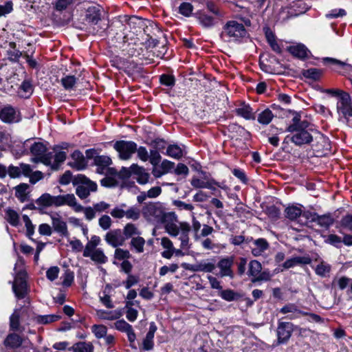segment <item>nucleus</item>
I'll use <instances>...</instances> for the list:
<instances>
[{"mask_svg":"<svg viewBox=\"0 0 352 352\" xmlns=\"http://www.w3.org/2000/svg\"><path fill=\"white\" fill-rule=\"evenodd\" d=\"M220 296L225 300L230 302L237 300L240 295L232 289L221 290Z\"/></svg>","mask_w":352,"mask_h":352,"instance_id":"nucleus-53","label":"nucleus"},{"mask_svg":"<svg viewBox=\"0 0 352 352\" xmlns=\"http://www.w3.org/2000/svg\"><path fill=\"white\" fill-rule=\"evenodd\" d=\"M104 240L109 245L117 248L124 243L125 237L120 229H114L107 232Z\"/></svg>","mask_w":352,"mask_h":352,"instance_id":"nucleus-14","label":"nucleus"},{"mask_svg":"<svg viewBox=\"0 0 352 352\" xmlns=\"http://www.w3.org/2000/svg\"><path fill=\"white\" fill-rule=\"evenodd\" d=\"M124 217L128 219L136 221L140 217V210L137 207H130L129 209L125 210Z\"/></svg>","mask_w":352,"mask_h":352,"instance_id":"nucleus-55","label":"nucleus"},{"mask_svg":"<svg viewBox=\"0 0 352 352\" xmlns=\"http://www.w3.org/2000/svg\"><path fill=\"white\" fill-rule=\"evenodd\" d=\"M303 76L314 80H318L322 75V71L317 68H310L303 70L302 72Z\"/></svg>","mask_w":352,"mask_h":352,"instance_id":"nucleus-42","label":"nucleus"},{"mask_svg":"<svg viewBox=\"0 0 352 352\" xmlns=\"http://www.w3.org/2000/svg\"><path fill=\"white\" fill-rule=\"evenodd\" d=\"M83 256L89 257L93 261L99 264H104L108 261L107 256L100 248L89 252V255H83Z\"/></svg>","mask_w":352,"mask_h":352,"instance_id":"nucleus-29","label":"nucleus"},{"mask_svg":"<svg viewBox=\"0 0 352 352\" xmlns=\"http://www.w3.org/2000/svg\"><path fill=\"white\" fill-rule=\"evenodd\" d=\"M33 91V87L30 80H24L19 88V94L23 98H28Z\"/></svg>","mask_w":352,"mask_h":352,"instance_id":"nucleus-43","label":"nucleus"},{"mask_svg":"<svg viewBox=\"0 0 352 352\" xmlns=\"http://www.w3.org/2000/svg\"><path fill=\"white\" fill-rule=\"evenodd\" d=\"M334 222L332 215L329 213L323 215H317L316 223L323 228H329Z\"/></svg>","mask_w":352,"mask_h":352,"instance_id":"nucleus-33","label":"nucleus"},{"mask_svg":"<svg viewBox=\"0 0 352 352\" xmlns=\"http://www.w3.org/2000/svg\"><path fill=\"white\" fill-rule=\"evenodd\" d=\"M26 274L25 271H19L16 273L12 284V289L16 297L23 298L27 290Z\"/></svg>","mask_w":352,"mask_h":352,"instance_id":"nucleus-10","label":"nucleus"},{"mask_svg":"<svg viewBox=\"0 0 352 352\" xmlns=\"http://www.w3.org/2000/svg\"><path fill=\"white\" fill-rule=\"evenodd\" d=\"M92 332L97 338H101L106 336L107 329L102 324H94L91 327Z\"/></svg>","mask_w":352,"mask_h":352,"instance_id":"nucleus-58","label":"nucleus"},{"mask_svg":"<svg viewBox=\"0 0 352 352\" xmlns=\"http://www.w3.org/2000/svg\"><path fill=\"white\" fill-rule=\"evenodd\" d=\"M126 205L125 204H122L120 206H117L113 208L111 212V215L115 219H122L124 217L125 210L124 208H125Z\"/></svg>","mask_w":352,"mask_h":352,"instance_id":"nucleus-60","label":"nucleus"},{"mask_svg":"<svg viewBox=\"0 0 352 352\" xmlns=\"http://www.w3.org/2000/svg\"><path fill=\"white\" fill-rule=\"evenodd\" d=\"M142 214L148 221L163 223L166 232L171 236H179L180 248L188 249L190 225L187 222L177 223V217L175 212H165L162 207L155 203H150L142 208Z\"/></svg>","mask_w":352,"mask_h":352,"instance_id":"nucleus-1","label":"nucleus"},{"mask_svg":"<svg viewBox=\"0 0 352 352\" xmlns=\"http://www.w3.org/2000/svg\"><path fill=\"white\" fill-rule=\"evenodd\" d=\"M294 325L289 322H278L276 329L277 344H284L289 340L292 333L294 332Z\"/></svg>","mask_w":352,"mask_h":352,"instance_id":"nucleus-9","label":"nucleus"},{"mask_svg":"<svg viewBox=\"0 0 352 352\" xmlns=\"http://www.w3.org/2000/svg\"><path fill=\"white\" fill-rule=\"evenodd\" d=\"M60 316L58 315L51 314V315H44V316H38L36 317V321L38 323L47 324L55 321H57L60 319Z\"/></svg>","mask_w":352,"mask_h":352,"instance_id":"nucleus-54","label":"nucleus"},{"mask_svg":"<svg viewBox=\"0 0 352 352\" xmlns=\"http://www.w3.org/2000/svg\"><path fill=\"white\" fill-rule=\"evenodd\" d=\"M234 258L232 256L221 258L217 263V267L220 270V276L221 277L228 276L232 278L234 277V273L232 270Z\"/></svg>","mask_w":352,"mask_h":352,"instance_id":"nucleus-16","label":"nucleus"},{"mask_svg":"<svg viewBox=\"0 0 352 352\" xmlns=\"http://www.w3.org/2000/svg\"><path fill=\"white\" fill-rule=\"evenodd\" d=\"M318 214L314 212L305 211L301 212L300 223L301 225H307L308 223L316 222Z\"/></svg>","mask_w":352,"mask_h":352,"instance_id":"nucleus-47","label":"nucleus"},{"mask_svg":"<svg viewBox=\"0 0 352 352\" xmlns=\"http://www.w3.org/2000/svg\"><path fill=\"white\" fill-rule=\"evenodd\" d=\"M23 220L25 223V226L26 228L27 235L30 239H31L32 236L34 233V226L28 215L23 214Z\"/></svg>","mask_w":352,"mask_h":352,"instance_id":"nucleus-64","label":"nucleus"},{"mask_svg":"<svg viewBox=\"0 0 352 352\" xmlns=\"http://www.w3.org/2000/svg\"><path fill=\"white\" fill-rule=\"evenodd\" d=\"M111 289V286L107 285L102 294L100 295V301L108 309H112L114 307V305L112 302L111 297L109 294V292Z\"/></svg>","mask_w":352,"mask_h":352,"instance_id":"nucleus-35","label":"nucleus"},{"mask_svg":"<svg viewBox=\"0 0 352 352\" xmlns=\"http://www.w3.org/2000/svg\"><path fill=\"white\" fill-rule=\"evenodd\" d=\"M0 118L3 122L14 123L21 120V115L16 109L8 105L1 110Z\"/></svg>","mask_w":352,"mask_h":352,"instance_id":"nucleus-13","label":"nucleus"},{"mask_svg":"<svg viewBox=\"0 0 352 352\" xmlns=\"http://www.w3.org/2000/svg\"><path fill=\"white\" fill-rule=\"evenodd\" d=\"M36 204L43 208L75 206V196L73 194L52 196L49 193H44L36 199Z\"/></svg>","mask_w":352,"mask_h":352,"instance_id":"nucleus-5","label":"nucleus"},{"mask_svg":"<svg viewBox=\"0 0 352 352\" xmlns=\"http://www.w3.org/2000/svg\"><path fill=\"white\" fill-rule=\"evenodd\" d=\"M63 279L62 285L64 287H68L72 285L74 280V274L69 270H65L64 274L62 276Z\"/></svg>","mask_w":352,"mask_h":352,"instance_id":"nucleus-57","label":"nucleus"},{"mask_svg":"<svg viewBox=\"0 0 352 352\" xmlns=\"http://www.w3.org/2000/svg\"><path fill=\"white\" fill-rule=\"evenodd\" d=\"M206 9L207 10L206 11L210 14H212L221 19L224 17V12L212 2H207Z\"/></svg>","mask_w":352,"mask_h":352,"instance_id":"nucleus-50","label":"nucleus"},{"mask_svg":"<svg viewBox=\"0 0 352 352\" xmlns=\"http://www.w3.org/2000/svg\"><path fill=\"white\" fill-rule=\"evenodd\" d=\"M302 210L300 207L292 206L285 209V216L292 221L297 220L300 223Z\"/></svg>","mask_w":352,"mask_h":352,"instance_id":"nucleus-30","label":"nucleus"},{"mask_svg":"<svg viewBox=\"0 0 352 352\" xmlns=\"http://www.w3.org/2000/svg\"><path fill=\"white\" fill-rule=\"evenodd\" d=\"M160 82L162 85L171 88L175 84V78L173 75L164 74L160 76Z\"/></svg>","mask_w":352,"mask_h":352,"instance_id":"nucleus-56","label":"nucleus"},{"mask_svg":"<svg viewBox=\"0 0 352 352\" xmlns=\"http://www.w3.org/2000/svg\"><path fill=\"white\" fill-rule=\"evenodd\" d=\"M98 224L102 230H107L111 228L112 220L109 215L103 214L99 218Z\"/></svg>","mask_w":352,"mask_h":352,"instance_id":"nucleus-61","label":"nucleus"},{"mask_svg":"<svg viewBox=\"0 0 352 352\" xmlns=\"http://www.w3.org/2000/svg\"><path fill=\"white\" fill-rule=\"evenodd\" d=\"M5 212V219L11 226L16 227L19 225V214L16 211L7 208Z\"/></svg>","mask_w":352,"mask_h":352,"instance_id":"nucleus-34","label":"nucleus"},{"mask_svg":"<svg viewBox=\"0 0 352 352\" xmlns=\"http://www.w3.org/2000/svg\"><path fill=\"white\" fill-rule=\"evenodd\" d=\"M274 116L270 109H265L258 114L257 121L262 125H267L272 122Z\"/></svg>","mask_w":352,"mask_h":352,"instance_id":"nucleus-32","label":"nucleus"},{"mask_svg":"<svg viewBox=\"0 0 352 352\" xmlns=\"http://www.w3.org/2000/svg\"><path fill=\"white\" fill-rule=\"evenodd\" d=\"M280 312L283 314H289V313L293 314V315L288 316L287 317L288 319H290V320L298 318V316L297 314H306L305 312L298 309L297 306L292 303L287 304V305H285L284 307H283L280 309Z\"/></svg>","mask_w":352,"mask_h":352,"instance_id":"nucleus-28","label":"nucleus"},{"mask_svg":"<svg viewBox=\"0 0 352 352\" xmlns=\"http://www.w3.org/2000/svg\"><path fill=\"white\" fill-rule=\"evenodd\" d=\"M72 349L74 352H93L94 346L90 342H80L74 344Z\"/></svg>","mask_w":352,"mask_h":352,"instance_id":"nucleus-46","label":"nucleus"},{"mask_svg":"<svg viewBox=\"0 0 352 352\" xmlns=\"http://www.w3.org/2000/svg\"><path fill=\"white\" fill-rule=\"evenodd\" d=\"M114 327L118 331L125 333L127 335L128 340L131 346L136 340V335L133 331V327L126 322L124 320H118L114 323Z\"/></svg>","mask_w":352,"mask_h":352,"instance_id":"nucleus-15","label":"nucleus"},{"mask_svg":"<svg viewBox=\"0 0 352 352\" xmlns=\"http://www.w3.org/2000/svg\"><path fill=\"white\" fill-rule=\"evenodd\" d=\"M113 148L118 152L120 159L128 160L135 153L137 144L133 141L118 140L113 144Z\"/></svg>","mask_w":352,"mask_h":352,"instance_id":"nucleus-7","label":"nucleus"},{"mask_svg":"<svg viewBox=\"0 0 352 352\" xmlns=\"http://www.w3.org/2000/svg\"><path fill=\"white\" fill-rule=\"evenodd\" d=\"M166 155L172 158L179 160L183 156V151L178 145L170 144L166 148Z\"/></svg>","mask_w":352,"mask_h":352,"instance_id":"nucleus-40","label":"nucleus"},{"mask_svg":"<svg viewBox=\"0 0 352 352\" xmlns=\"http://www.w3.org/2000/svg\"><path fill=\"white\" fill-rule=\"evenodd\" d=\"M131 169L133 175L135 176V179L138 184L144 185L149 183L151 178L150 174L143 166H140L137 164H133L131 165Z\"/></svg>","mask_w":352,"mask_h":352,"instance_id":"nucleus-18","label":"nucleus"},{"mask_svg":"<svg viewBox=\"0 0 352 352\" xmlns=\"http://www.w3.org/2000/svg\"><path fill=\"white\" fill-rule=\"evenodd\" d=\"M296 16L295 12L291 9L290 6L281 8L279 11L277 19L280 22H285L292 17Z\"/></svg>","mask_w":352,"mask_h":352,"instance_id":"nucleus-38","label":"nucleus"},{"mask_svg":"<svg viewBox=\"0 0 352 352\" xmlns=\"http://www.w3.org/2000/svg\"><path fill=\"white\" fill-rule=\"evenodd\" d=\"M70 207H72L74 210V211L77 212L83 211L85 218L88 221H91L96 217V212L95 211L94 206H92V207L89 206V207L84 208L82 206H81L80 204L77 203L76 198H75V206L71 205Z\"/></svg>","mask_w":352,"mask_h":352,"instance_id":"nucleus-27","label":"nucleus"},{"mask_svg":"<svg viewBox=\"0 0 352 352\" xmlns=\"http://www.w3.org/2000/svg\"><path fill=\"white\" fill-rule=\"evenodd\" d=\"M10 329L13 331L21 333L24 328L20 327V316L16 312L13 313L10 317Z\"/></svg>","mask_w":352,"mask_h":352,"instance_id":"nucleus-41","label":"nucleus"},{"mask_svg":"<svg viewBox=\"0 0 352 352\" xmlns=\"http://www.w3.org/2000/svg\"><path fill=\"white\" fill-rule=\"evenodd\" d=\"M340 227L349 231H352V214L344 216L340 222Z\"/></svg>","mask_w":352,"mask_h":352,"instance_id":"nucleus-63","label":"nucleus"},{"mask_svg":"<svg viewBox=\"0 0 352 352\" xmlns=\"http://www.w3.org/2000/svg\"><path fill=\"white\" fill-rule=\"evenodd\" d=\"M69 166L78 170L85 169L87 166V162L82 153L78 150L74 151L71 155V161Z\"/></svg>","mask_w":352,"mask_h":352,"instance_id":"nucleus-19","label":"nucleus"},{"mask_svg":"<svg viewBox=\"0 0 352 352\" xmlns=\"http://www.w3.org/2000/svg\"><path fill=\"white\" fill-rule=\"evenodd\" d=\"M73 184H78L76 193L82 199L87 198L91 192L97 190V184L82 174H78L74 177Z\"/></svg>","mask_w":352,"mask_h":352,"instance_id":"nucleus-6","label":"nucleus"},{"mask_svg":"<svg viewBox=\"0 0 352 352\" xmlns=\"http://www.w3.org/2000/svg\"><path fill=\"white\" fill-rule=\"evenodd\" d=\"M100 243V238L98 236L94 235L91 239L87 243L83 250V255H89V253L97 250L96 247Z\"/></svg>","mask_w":352,"mask_h":352,"instance_id":"nucleus-37","label":"nucleus"},{"mask_svg":"<svg viewBox=\"0 0 352 352\" xmlns=\"http://www.w3.org/2000/svg\"><path fill=\"white\" fill-rule=\"evenodd\" d=\"M336 107L338 113L342 114L344 118H348L352 117V100L348 93L344 94L342 96L338 99Z\"/></svg>","mask_w":352,"mask_h":352,"instance_id":"nucleus-11","label":"nucleus"},{"mask_svg":"<svg viewBox=\"0 0 352 352\" xmlns=\"http://www.w3.org/2000/svg\"><path fill=\"white\" fill-rule=\"evenodd\" d=\"M105 177L100 180L102 186L111 188L118 186L117 175H104Z\"/></svg>","mask_w":352,"mask_h":352,"instance_id":"nucleus-48","label":"nucleus"},{"mask_svg":"<svg viewBox=\"0 0 352 352\" xmlns=\"http://www.w3.org/2000/svg\"><path fill=\"white\" fill-rule=\"evenodd\" d=\"M96 166V173L100 175H117V170L110 167L112 160L107 155H97L94 159Z\"/></svg>","mask_w":352,"mask_h":352,"instance_id":"nucleus-8","label":"nucleus"},{"mask_svg":"<svg viewBox=\"0 0 352 352\" xmlns=\"http://www.w3.org/2000/svg\"><path fill=\"white\" fill-rule=\"evenodd\" d=\"M265 37L272 50L278 54H280L282 52V49L276 41V36L269 29L265 31Z\"/></svg>","mask_w":352,"mask_h":352,"instance_id":"nucleus-31","label":"nucleus"},{"mask_svg":"<svg viewBox=\"0 0 352 352\" xmlns=\"http://www.w3.org/2000/svg\"><path fill=\"white\" fill-rule=\"evenodd\" d=\"M311 263L309 256H294L287 259L283 265L285 269H289L299 265H307Z\"/></svg>","mask_w":352,"mask_h":352,"instance_id":"nucleus-26","label":"nucleus"},{"mask_svg":"<svg viewBox=\"0 0 352 352\" xmlns=\"http://www.w3.org/2000/svg\"><path fill=\"white\" fill-rule=\"evenodd\" d=\"M96 316L103 320H118L122 316L121 309H115L107 311L104 309L96 310Z\"/></svg>","mask_w":352,"mask_h":352,"instance_id":"nucleus-20","label":"nucleus"},{"mask_svg":"<svg viewBox=\"0 0 352 352\" xmlns=\"http://www.w3.org/2000/svg\"><path fill=\"white\" fill-rule=\"evenodd\" d=\"M28 185L21 184L15 187V196L21 200H24L27 195Z\"/></svg>","mask_w":352,"mask_h":352,"instance_id":"nucleus-59","label":"nucleus"},{"mask_svg":"<svg viewBox=\"0 0 352 352\" xmlns=\"http://www.w3.org/2000/svg\"><path fill=\"white\" fill-rule=\"evenodd\" d=\"M60 82L65 90H71L75 87L77 78L74 76L67 75L63 77Z\"/></svg>","mask_w":352,"mask_h":352,"instance_id":"nucleus-49","label":"nucleus"},{"mask_svg":"<svg viewBox=\"0 0 352 352\" xmlns=\"http://www.w3.org/2000/svg\"><path fill=\"white\" fill-rule=\"evenodd\" d=\"M287 51L294 56L300 59H305L308 58L310 53L306 46L301 43L287 47Z\"/></svg>","mask_w":352,"mask_h":352,"instance_id":"nucleus-22","label":"nucleus"},{"mask_svg":"<svg viewBox=\"0 0 352 352\" xmlns=\"http://www.w3.org/2000/svg\"><path fill=\"white\" fill-rule=\"evenodd\" d=\"M289 6L293 12H295L296 16L304 13L307 9L305 3L302 0H296Z\"/></svg>","mask_w":352,"mask_h":352,"instance_id":"nucleus-52","label":"nucleus"},{"mask_svg":"<svg viewBox=\"0 0 352 352\" xmlns=\"http://www.w3.org/2000/svg\"><path fill=\"white\" fill-rule=\"evenodd\" d=\"M247 35L248 32L243 23L231 20L223 26L219 36L224 43H239Z\"/></svg>","mask_w":352,"mask_h":352,"instance_id":"nucleus-4","label":"nucleus"},{"mask_svg":"<svg viewBox=\"0 0 352 352\" xmlns=\"http://www.w3.org/2000/svg\"><path fill=\"white\" fill-rule=\"evenodd\" d=\"M313 131L311 124L306 120H302L301 116L296 113L288 124L286 131L292 133L290 140L296 146L309 144L313 141L311 132Z\"/></svg>","mask_w":352,"mask_h":352,"instance_id":"nucleus-3","label":"nucleus"},{"mask_svg":"<svg viewBox=\"0 0 352 352\" xmlns=\"http://www.w3.org/2000/svg\"><path fill=\"white\" fill-rule=\"evenodd\" d=\"M52 220L53 228L56 232L62 236L69 235L67 223L60 217H52Z\"/></svg>","mask_w":352,"mask_h":352,"instance_id":"nucleus-25","label":"nucleus"},{"mask_svg":"<svg viewBox=\"0 0 352 352\" xmlns=\"http://www.w3.org/2000/svg\"><path fill=\"white\" fill-rule=\"evenodd\" d=\"M262 270V265L260 262L256 260L251 261L249 263L248 275L253 278H256Z\"/></svg>","mask_w":352,"mask_h":352,"instance_id":"nucleus-44","label":"nucleus"},{"mask_svg":"<svg viewBox=\"0 0 352 352\" xmlns=\"http://www.w3.org/2000/svg\"><path fill=\"white\" fill-rule=\"evenodd\" d=\"M195 16L199 24L205 28H210L214 26L222 20L212 14H210L206 10H199L195 13Z\"/></svg>","mask_w":352,"mask_h":352,"instance_id":"nucleus-12","label":"nucleus"},{"mask_svg":"<svg viewBox=\"0 0 352 352\" xmlns=\"http://www.w3.org/2000/svg\"><path fill=\"white\" fill-rule=\"evenodd\" d=\"M23 342V338L14 331L7 335L3 344L6 349H16L22 346Z\"/></svg>","mask_w":352,"mask_h":352,"instance_id":"nucleus-17","label":"nucleus"},{"mask_svg":"<svg viewBox=\"0 0 352 352\" xmlns=\"http://www.w3.org/2000/svg\"><path fill=\"white\" fill-rule=\"evenodd\" d=\"M192 10L193 6L190 3L184 2L179 7V12L185 16H190Z\"/></svg>","mask_w":352,"mask_h":352,"instance_id":"nucleus-62","label":"nucleus"},{"mask_svg":"<svg viewBox=\"0 0 352 352\" xmlns=\"http://www.w3.org/2000/svg\"><path fill=\"white\" fill-rule=\"evenodd\" d=\"M30 153L33 155L32 162L42 163L50 166L52 170H57L67 158L65 151L47 152L46 146L41 142H34L30 147Z\"/></svg>","mask_w":352,"mask_h":352,"instance_id":"nucleus-2","label":"nucleus"},{"mask_svg":"<svg viewBox=\"0 0 352 352\" xmlns=\"http://www.w3.org/2000/svg\"><path fill=\"white\" fill-rule=\"evenodd\" d=\"M123 235L126 239L132 238L133 236L139 235L140 232L138 229L137 226L133 223H127L123 230Z\"/></svg>","mask_w":352,"mask_h":352,"instance_id":"nucleus-45","label":"nucleus"},{"mask_svg":"<svg viewBox=\"0 0 352 352\" xmlns=\"http://www.w3.org/2000/svg\"><path fill=\"white\" fill-rule=\"evenodd\" d=\"M144 239L140 236L132 237L130 243L131 249H133L137 253H142L144 252Z\"/></svg>","mask_w":352,"mask_h":352,"instance_id":"nucleus-36","label":"nucleus"},{"mask_svg":"<svg viewBox=\"0 0 352 352\" xmlns=\"http://www.w3.org/2000/svg\"><path fill=\"white\" fill-rule=\"evenodd\" d=\"M87 19L89 22L97 24L100 21V10L96 7L89 8L87 10Z\"/></svg>","mask_w":352,"mask_h":352,"instance_id":"nucleus-39","label":"nucleus"},{"mask_svg":"<svg viewBox=\"0 0 352 352\" xmlns=\"http://www.w3.org/2000/svg\"><path fill=\"white\" fill-rule=\"evenodd\" d=\"M253 244L254 247L252 248V254L254 256H261L270 247L269 243L263 238L254 240Z\"/></svg>","mask_w":352,"mask_h":352,"instance_id":"nucleus-24","label":"nucleus"},{"mask_svg":"<svg viewBox=\"0 0 352 352\" xmlns=\"http://www.w3.org/2000/svg\"><path fill=\"white\" fill-rule=\"evenodd\" d=\"M216 268L215 264L213 262H210L208 260H202L200 262L192 265L188 270L192 272H212Z\"/></svg>","mask_w":352,"mask_h":352,"instance_id":"nucleus-23","label":"nucleus"},{"mask_svg":"<svg viewBox=\"0 0 352 352\" xmlns=\"http://www.w3.org/2000/svg\"><path fill=\"white\" fill-rule=\"evenodd\" d=\"M235 112L237 116H241L247 120H254L256 119L255 113L249 104H246L245 102L241 103L237 108H236Z\"/></svg>","mask_w":352,"mask_h":352,"instance_id":"nucleus-21","label":"nucleus"},{"mask_svg":"<svg viewBox=\"0 0 352 352\" xmlns=\"http://www.w3.org/2000/svg\"><path fill=\"white\" fill-rule=\"evenodd\" d=\"M331 271V265L321 261L315 268V272L321 277H325Z\"/></svg>","mask_w":352,"mask_h":352,"instance_id":"nucleus-51","label":"nucleus"}]
</instances>
